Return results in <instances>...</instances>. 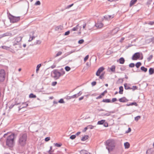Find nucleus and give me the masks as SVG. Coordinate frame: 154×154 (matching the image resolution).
Here are the masks:
<instances>
[{
	"mask_svg": "<svg viewBox=\"0 0 154 154\" xmlns=\"http://www.w3.org/2000/svg\"><path fill=\"white\" fill-rule=\"evenodd\" d=\"M27 139V134L26 133L20 134L18 137V144L20 146L24 147L26 144Z\"/></svg>",
	"mask_w": 154,
	"mask_h": 154,
	"instance_id": "obj_1",
	"label": "nucleus"
},
{
	"mask_svg": "<svg viewBox=\"0 0 154 154\" xmlns=\"http://www.w3.org/2000/svg\"><path fill=\"white\" fill-rule=\"evenodd\" d=\"M65 74V72L63 69L59 70L54 69L52 72L53 77L56 80L58 79L60 76H63Z\"/></svg>",
	"mask_w": 154,
	"mask_h": 154,
	"instance_id": "obj_2",
	"label": "nucleus"
},
{
	"mask_svg": "<svg viewBox=\"0 0 154 154\" xmlns=\"http://www.w3.org/2000/svg\"><path fill=\"white\" fill-rule=\"evenodd\" d=\"M115 144L114 140L112 139L108 140L106 141V149H108L109 152L112 151L114 149L115 146Z\"/></svg>",
	"mask_w": 154,
	"mask_h": 154,
	"instance_id": "obj_3",
	"label": "nucleus"
},
{
	"mask_svg": "<svg viewBox=\"0 0 154 154\" xmlns=\"http://www.w3.org/2000/svg\"><path fill=\"white\" fill-rule=\"evenodd\" d=\"M14 134H11L8 136L7 138L6 144L10 147H12L14 144Z\"/></svg>",
	"mask_w": 154,
	"mask_h": 154,
	"instance_id": "obj_4",
	"label": "nucleus"
},
{
	"mask_svg": "<svg viewBox=\"0 0 154 154\" xmlns=\"http://www.w3.org/2000/svg\"><path fill=\"white\" fill-rule=\"evenodd\" d=\"M82 94V92L81 91H80L77 94H75L72 96H66V98L67 100H69L72 98H78Z\"/></svg>",
	"mask_w": 154,
	"mask_h": 154,
	"instance_id": "obj_5",
	"label": "nucleus"
},
{
	"mask_svg": "<svg viewBox=\"0 0 154 154\" xmlns=\"http://www.w3.org/2000/svg\"><path fill=\"white\" fill-rule=\"evenodd\" d=\"M5 70L1 69L0 71V82H3L5 79Z\"/></svg>",
	"mask_w": 154,
	"mask_h": 154,
	"instance_id": "obj_6",
	"label": "nucleus"
},
{
	"mask_svg": "<svg viewBox=\"0 0 154 154\" xmlns=\"http://www.w3.org/2000/svg\"><path fill=\"white\" fill-rule=\"evenodd\" d=\"M140 57V53L137 52L135 53L132 56L131 59L133 60H136L139 59Z\"/></svg>",
	"mask_w": 154,
	"mask_h": 154,
	"instance_id": "obj_7",
	"label": "nucleus"
},
{
	"mask_svg": "<svg viewBox=\"0 0 154 154\" xmlns=\"http://www.w3.org/2000/svg\"><path fill=\"white\" fill-rule=\"evenodd\" d=\"M20 20V17H13L11 19V21L13 23H16L19 21Z\"/></svg>",
	"mask_w": 154,
	"mask_h": 154,
	"instance_id": "obj_8",
	"label": "nucleus"
},
{
	"mask_svg": "<svg viewBox=\"0 0 154 154\" xmlns=\"http://www.w3.org/2000/svg\"><path fill=\"white\" fill-rule=\"evenodd\" d=\"M15 39L14 45L17 44V43L21 41L22 39V37L21 36H18L16 37Z\"/></svg>",
	"mask_w": 154,
	"mask_h": 154,
	"instance_id": "obj_9",
	"label": "nucleus"
},
{
	"mask_svg": "<svg viewBox=\"0 0 154 154\" xmlns=\"http://www.w3.org/2000/svg\"><path fill=\"white\" fill-rule=\"evenodd\" d=\"M104 69V68L103 67L99 68L96 73V75L97 76H99L101 72H103Z\"/></svg>",
	"mask_w": 154,
	"mask_h": 154,
	"instance_id": "obj_10",
	"label": "nucleus"
},
{
	"mask_svg": "<svg viewBox=\"0 0 154 154\" xmlns=\"http://www.w3.org/2000/svg\"><path fill=\"white\" fill-rule=\"evenodd\" d=\"M31 34L29 35L30 38L28 40V42H31L35 38V36L33 35L34 33V31L32 32H31Z\"/></svg>",
	"mask_w": 154,
	"mask_h": 154,
	"instance_id": "obj_11",
	"label": "nucleus"
},
{
	"mask_svg": "<svg viewBox=\"0 0 154 154\" xmlns=\"http://www.w3.org/2000/svg\"><path fill=\"white\" fill-rule=\"evenodd\" d=\"M11 33L10 32H6L3 34L0 35V39L4 37L11 36Z\"/></svg>",
	"mask_w": 154,
	"mask_h": 154,
	"instance_id": "obj_12",
	"label": "nucleus"
},
{
	"mask_svg": "<svg viewBox=\"0 0 154 154\" xmlns=\"http://www.w3.org/2000/svg\"><path fill=\"white\" fill-rule=\"evenodd\" d=\"M114 15H106L104 17V18L107 20H109L110 19L113 18Z\"/></svg>",
	"mask_w": 154,
	"mask_h": 154,
	"instance_id": "obj_13",
	"label": "nucleus"
},
{
	"mask_svg": "<svg viewBox=\"0 0 154 154\" xmlns=\"http://www.w3.org/2000/svg\"><path fill=\"white\" fill-rule=\"evenodd\" d=\"M95 26L98 28H101L103 26V24L99 22L96 24Z\"/></svg>",
	"mask_w": 154,
	"mask_h": 154,
	"instance_id": "obj_14",
	"label": "nucleus"
},
{
	"mask_svg": "<svg viewBox=\"0 0 154 154\" xmlns=\"http://www.w3.org/2000/svg\"><path fill=\"white\" fill-rule=\"evenodd\" d=\"M119 101L121 102H125L128 101V100L125 97H123L119 99Z\"/></svg>",
	"mask_w": 154,
	"mask_h": 154,
	"instance_id": "obj_15",
	"label": "nucleus"
},
{
	"mask_svg": "<svg viewBox=\"0 0 154 154\" xmlns=\"http://www.w3.org/2000/svg\"><path fill=\"white\" fill-rule=\"evenodd\" d=\"M63 29V27L62 26L60 25L57 26L55 28V30L57 31H61Z\"/></svg>",
	"mask_w": 154,
	"mask_h": 154,
	"instance_id": "obj_16",
	"label": "nucleus"
},
{
	"mask_svg": "<svg viewBox=\"0 0 154 154\" xmlns=\"http://www.w3.org/2000/svg\"><path fill=\"white\" fill-rule=\"evenodd\" d=\"M76 51V50L75 49H74L73 50H72L70 51H69L67 53V54L64 56L62 58H64L65 57H66L67 56H68L73 53H74Z\"/></svg>",
	"mask_w": 154,
	"mask_h": 154,
	"instance_id": "obj_17",
	"label": "nucleus"
},
{
	"mask_svg": "<svg viewBox=\"0 0 154 154\" xmlns=\"http://www.w3.org/2000/svg\"><path fill=\"white\" fill-rule=\"evenodd\" d=\"M80 154H90V153H89L88 152L85 150H82L81 151H80Z\"/></svg>",
	"mask_w": 154,
	"mask_h": 154,
	"instance_id": "obj_18",
	"label": "nucleus"
},
{
	"mask_svg": "<svg viewBox=\"0 0 154 154\" xmlns=\"http://www.w3.org/2000/svg\"><path fill=\"white\" fill-rule=\"evenodd\" d=\"M119 61L120 63L123 64L125 62V60L123 57H121L119 59Z\"/></svg>",
	"mask_w": 154,
	"mask_h": 154,
	"instance_id": "obj_19",
	"label": "nucleus"
},
{
	"mask_svg": "<svg viewBox=\"0 0 154 154\" xmlns=\"http://www.w3.org/2000/svg\"><path fill=\"white\" fill-rule=\"evenodd\" d=\"M137 0H131V1L130 4V7L132 6L137 2Z\"/></svg>",
	"mask_w": 154,
	"mask_h": 154,
	"instance_id": "obj_20",
	"label": "nucleus"
},
{
	"mask_svg": "<svg viewBox=\"0 0 154 154\" xmlns=\"http://www.w3.org/2000/svg\"><path fill=\"white\" fill-rule=\"evenodd\" d=\"M124 146L125 149H128L129 147V143L127 142H125L124 144Z\"/></svg>",
	"mask_w": 154,
	"mask_h": 154,
	"instance_id": "obj_21",
	"label": "nucleus"
},
{
	"mask_svg": "<svg viewBox=\"0 0 154 154\" xmlns=\"http://www.w3.org/2000/svg\"><path fill=\"white\" fill-rule=\"evenodd\" d=\"M114 113V111H110L108 113L103 114V116H110L111 113Z\"/></svg>",
	"mask_w": 154,
	"mask_h": 154,
	"instance_id": "obj_22",
	"label": "nucleus"
},
{
	"mask_svg": "<svg viewBox=\"0 0 154 154\" xmlns=\"http://www.w3.org/2000/svg\"><path fill=\"white\" fill-rule=\"evenodd\" d=\"M105 120H102L100 121H98L97 122V125H102L103 124L104 122H105Z\"/></svg>",
	"mask_w": 154,
	"mask_h": 154,
	"instance_id": "obj_23",
	"label": "nucleus"
},
{
	"mask_svg": "<svg viewBox=\"0 0 154 154\" xmlns=\"http://www.w3.org/2000/svg\"><path fill=\"white\" fill-rule=\"evenodd\" d=\"M88 135H85L82 138L81 140L82 141H85L86 140L88 139Z\"/></svg>",
	"mask_w": 154,
	"mask_h": 154,
	"instance_id": "obj_24",
	"label": "nucleus"
},
{
	"mask_svg": "<svg viewBox=\"0 0 154 154\" xmlns=\"http://www.w3.org/2000/svg\"><path fill=\"white\" fill-rule=\"evenodd\" d=\"M119 93L120 94H123V87L122 86H121L119 88Z\"/></svg>",
	"mask_w": 154,
	"mask_h": 154,
	"instance_id": "obj_25",
	"label": "nucleus"
},
{
	"mask_svg": "<svg viewBox=\"0 0 154 154\" xmlns=\"http://www.w3.org/2000/svg\"><path fill=\"white\" fill-rule=\"evenodd\" d=\"M116 66L115 65H112L110 68V70L111 71L113 72H115V71Z\"/></svg>",
	"mask_w": 154,
	"mask_h": 154,
	"instance_id": "obj_26",
	"label": "nucleus"
},
{
	"mask_svg": "<svg viewBox=\"0 0 154 154\" xmlns=\"http://www.w3.org/2000/svg\"><path fill=\"white\" fill-rule=\"evenodd\" d=\"M154 70L152 68H150L149 70V73L150 75L154 73Z\"/></svg>",
	"mask_w": 154,
	"mask_h": 154,
	"instance_id": "obj_27",
	"label": "nucleus"
},
{
	"mask_svg": "<svg viewBox=\"0 0 154 154\" xmlns=\"http://www.w3.org/2000/svg\"><path fill=\"white\" fill-rule=\"evenodd\" d=\"M125 88L126 90L128 89H131L132 88H130L128 85L127 84H125L124 85Z\"/></svg>",
	"mask_w": 154,
	"mask_h": 154,
	"instance_id": "obj_28",
	"label": "nucleus"
},
{
	"mask_svg": "<svg viewBox=\"0 0 154 154\" xmlns=\"http://www.w3.org/2000/svg\"><path fill=\"white\" fill-rule=\"evenodd\" d=\"M1 48H2L5 49L7 50H9L10 49L9 47L6 46H1Z\"/></svg>",
	"mask_w": 154,
	"mask_h": 154,
	"instance_id": "obj_29",
	"label": "nucleus"
},
{
	"mask_svg": "<svg viewBox=\"0 0 154 154\" xmlns=\"http://www.w3.org/2000/svg\"><path fill=\"white\" fill-rule=\"evenodd\" d=\"M140 69L142 71L144 72H147V69L146 68H145L144 66H142L141 67Z\"/></svg>",
	"mask_w": 154,
	"mask_h": 154,
	"instance_id": "obj_30",
	"label": "nucleus"
},
{
	"mask_svg": "<svg viewBox=\"0 0 154 154\" xmlns=\"http://www.w3.org/2000/svg\"><path fill=\"white\" fill-rule=\"evenodd\" d=\"M102 102L105 103H109L111 102V100L109 99H103Z\"/></svg>",
	"mask_w": 154,
	"mask_h": 154,
	"instance_id": "obj_31",
	"label": "nucleus"
},
{
	"mask_svg": "<svg viewBox=\"0 0 154 154\" xmlns=\"http://www.w3.org/2000/svg\"><path fill=\"white\" fill-rule=\"evenodd\" d=\"M119 30V29L118 28H116L113 30V32L114 33H116Z\"/></svg>",
	"mask_w": 154,
	"mask_h": 154,
	"instance_id": "obj_32",
	"label": "nucleus"
},
{
	"mask_svg": "<svg viewBox=\"0 0 154 154\" xmlns=\"http://www.w3.org/2000/svg\"><path fill=\"white\" fill-rule=\"evenodd\" d=\"M141 65V63L140 62L137 63L136 65V66L137 68H138Z\"/></svg>",
	"mask_w": 154,
	"mask_h": 154,
	"instance_id": "obj_33",
	"label": "nucleus"
},
{
	"mask_svg": "<svg viewBox=\"0 0 154 154\" xmlns=\"http://www.w3.org/2000/svg\"><path fill=\"white\" fill-rule=\"evenodd\" d=\"M41 66V64H38L37 67H36V72L38 73V71L39 70V68Z\"/></svg>",
	"mask_w": 154,
	"mask_h": 154,
	"instance_id": "obj_34",
	"label": "nucleus"
},
{
	"mask_svg": "<svg viewBox=\"0 0 154 154\" xmlns=\"http://www.w3.org/2000/svg\"><path fill=\"white\" fill-rule=\"evenodd\" d=\"M79 26V25H77L76 27H74L72 29V30L73 31H77L78 29V26Z\"/></svg>",
	"mask_w": 154,
	"mask_h": 154,
	"instance_id": "obj_35",
	"label": "nucleus"
},
{
	"mask_svg": "<svg viewBox=\"0 0 154 154\" xmlns=\"http://www.w3.org/2000/svg\"><path fill=\"white\" fill-rule=\"evenodd\" d=\"M29 97L31 98H35L36 97V96L33 94L31 93L29 95Z\"/></svg>",
	"mask_w": 154,
	"mask_h": 154,
	"instance_id": "obj_36",
	"label": "nucleus"
},
{
	"mask_svg": "<svg viewBox=\"0 0 154 154\" xmlns=\"http://www.w3.org/2000/svg\"><path fill=\"white\" fill-rule=\"evenodd\" d=\"M65 69L67 71H69L70 70V68L68 66H66L65 67Z\"/></svg>",
	"mask_w": 154,
	"mask_h": 154,
	"instance_id": "obj_37",
	"label": "nucleus"
},
{
	"mask_svg": "<svg viewBox=\"0 0 154 154\" xmlns=\"http://www.w3.org/2000/svg\"><path fill=\"white\" fill-rule=\"evenodd\" d=\"M153 56L152 55H150L149 57L147 59L148 61H149L152 58Z\"/></svg>",
	"mask_w": 154,
	"mask_h": 154,
	"instance_id": "obj_38",
	"label": "nucleus"
},
{
	"mask_svg": "<svg viewBox=\"0 0 154 154\" xmlns=\"http://www.w3.org/2000/svg\"><path fill=\"white\" fill-rule=\"evenodd\" d=\"M140 116H138L135 117L134 118V119L136 121H137L138 120L140 119Z\"/></svg>",
	"mask_w": 154,
	"mask_h": 154,
	"instance_id": "obj_39",
	"label": "nucleus"
},
{
	"mask_svg": "<svg viewBox=\"0 0 154 154\" xmlns=\"http://www.w3.org/2000/svg\"><path fill=\"white\" fill-rule=\"evenodd\" d=\"M75 137H76L75 135H72L71 136H70V138L72 140H73L74 139H75Z\"/></svg>",
	"mask_w": 154,
	"mask_h": 154,
	"instance_id": "obj_40",
	"label": "nucleus"
},
{
	"mask_svg": "<svg viewBox=\"0 0 154 154\" xmlns=\"http://www.w3.org/2000/svg\"><path fill=\"white\" fill-rule=\"evenodd\" d=\"M135 65L134 63H131L129 64V66L130 67L132 68Z\"/></svg>",
	"mask_w": 154,
	"mask_h": 154,
	"instance_id": "obj_41",
	"label": "nucleus"
},
{
	"mask_svg": "<svg viewBox=\"0 0 154 154\" xmlns=\"http://www.w3.org/2000/svg\"><path fill=\"white\" fill-rule=\"evenodd\" d=\"M62 53L61 51H59L57 53V54L56 55L55 57H57L61 55Z\"/></svg>",
	"mask_w": 154,
	"mask_h": 154,
	"instance_id": "obj_42",
	"label": "nucleus"
},
{
	"mask_svg": "<svg viewBox=\"0 0 154 154\" xmlns=\"http://www.w3.org/2000/svg\"><path fill=\"white\" fill-rule=\"evenodd\" d=\"M58 102L60 103H64V101L63 99H61Z\"/></svg>",
	"mask_w": 154,
	"mask_h": 154,
	"instance_id": "obj_43",
	"label": "nucleus"
},
{
	"mask_svg": "<svg viewBox=\"0 0 154 154\" xmlns=\"http://www.w3.org/2000/svg\"><path fill=\"white\" fill-rule=\"evenodd\" d=\"M120 69H121V71H123L125 70V66H122L120 67Z\"/></svg>",
	"mask_w": 154,
	"mask_h": 154,
	"instance_id": "obj_44",
	"label": "nucleus"
},
{
	"mask_svg": "<svg viewBox=\"0 0 154 154\" xmlns=\"http://www.w3.org/2000/svg\"><path fill=\"white\" fill-rule=\"evenodd\" d=\"M35 4L36 5H40L41 4V3L39 1H38L35 3Z\"/></svg>",
	"mask_w": 154,
	"mask_h": 154,
	"instance_id": "obj_45",
	"label": "nucleus"
},
{
	"mask_svg": "<svg viewBox=\"0 0 154 154\" xmlns=\"http://www.w3.org/2000/svg\"><path fill=\"white\" fill-rule=\"evenodd\" d=\"M104 73H103L102 74H101V75L100 76L99 78L100 79H102L103 78V76L104 75Z\"/></svg>",
	"mask_w": 154,
	"mask_h": 154,
	"instance_id": "obj_46",
	"label": "nucleus"
},
{
	"mask_svg": "<svg viewBox=\"0 0 154 154\" xmlns=\"http://www.w3.org/2000/svg\"><path fill=\"white\" fill-rule=\"evenodd\" d=\"M89 57L88 55H87L85 57L84 59V61L85 62L88 59Z\"/></svg>",
	"mask_w": 154,
	"mask_h": 154,
	"instance_id": "obj_47",
	"label": "nucleus"
},
{
	"mask_svg": "<svg viewBox=\"0 0 154 154\" xmlns=\"http://www.w3.org/2000/svg\"><path fill=\"white\" fill-rule=\"evenodd\" d=\"M84 42V41L83 39H81V40H79V41L78 43L79 44H82Z\"/></svg>",
	"mask_w": 154,
	"mask_h": 154,
	"instance_id": "obj_48",
	"label": "nucleus"
},
{
	"mask_svg": "<svg viewBox=\"0 0 154 154\" xmlns=\"http://www.w3.org/2000/svg\"><path fill=\"white\" fill-rule=\"evenodd\" d=\"M54 144L55 146L57 147H60L61 146V144H58V143H54Z\"/></svg>",
	"mask_w": 154,
	"mask_h": 154,
	"instance_id": "obj_49",
	"label": "nucleus"
},
{
	"mask_svg": "<svg viewBox=\"0 0 154 154\" xmlns=\"http://www.w3.org/2000/svg\"><path fill=\"white\" fill-rule=\"evenodd\" d=\"M18 104H12L10 106L9 108L12 109L15 105H17Z\"/></svg>",
	"mask_w": 154,
	"mask_h": 154,
	"instance_id": "obj_50",
	"label": "nucleus"
},
{
	"mask_svg": "<svg viewBox=\"0 0 154 154\" xmlns=\"http://www.w3.org/2000/svg\"><path fill=\"white\" fill-rule=\"evenodd\" d=\"M103 125L105 127H107L108 126V123L106 122H104V123L103 124Z\"/></svg>",
	"mask_w": 154,
	"mask_h": 154,
	"instance_id": "obj_51",
	"label": "nucleus"
},
{
	"mask_svg": "<svg viewBox=\"0 0 154 154\" xmlns=\"http://www.w3.org/2000/svg\"><path fill=\"white\" fill-rule=\"evenodd\" d=\"M148 24L149 25H154V21H150L149 23H148Z\"/></svg>",
	"mask_w": 154,
	"mask_h": 154,
	"instance_id": "obj_52",
	"label": "nucleus"
},
{
	"mask_svg": "<svg viewBox=\"0 0 154 154\" xmlns=\"http://www.w3.org/2000/svg\"><path fill=\"white\" fill-rule=\"evenodd\" d=\"M131 103V105H134L135 106H137V103H136L135 102H133Z\"/></svg>",
	"mask_w": 154,
	"mask_h": 154,
	"instance_id": "obj_53",
	"label": "nucleus"
},
{
	"mask_svg": "<svg viewBox=\"0 0 154 154\" xmlns=\"http://www.w3.org/2000/svg\"><path fill=\"white\" fill-rule=\"evenodd\" d=\"M117 100V99L116 98H113L112 100V102H114L116 101Z\"/></svg>",
	"mask_w": 154,
	"mask_h": 154,
	"instance_id": "obj_54",
	"label": "nucleus"
},
{
	"mask_svg": "<svg viewBox=\"0 0 154 154\" xmlns=\"http://www.w3.org/2000/svg\"><path fill=\"white\" fill-rule=\"evenodd\" d=\"M131 131V128H128V131H126V133H129Z\"/></svg>",
	"mask_w": 154,
	"mask_h": 154,
	"instance_id": "obj_55",
	"label": "nucleus"
},
{
	"mask_svg": "<svg viewBox=\"0 0 154 154\" xmlns=\"http://www.w3.org/2000/svg\"><path fill=\"white\" fill-rule=\"evenodd\" d=\"M73 5V4H72L71 5H68L67 6V7H66V8H70L71 7H72Z\"/></svg>",
	"mask_w": 154,
	"mask_h": 154,
	"instance_id": "obj_56",
	"label": "nucleus"
},
{
	"mask_svg": "<svg viewBox=\"0 0 154 154\" xmlns=\"http://www.w3.org/2000/svg\"><path fill=\"white\" fill-rule=\"evenodd\" d=\"M96 82L95 81H94V82H92L91 83V85H92V86H94L96 85Z\"/></svg>",
	"mask_w": 154,
	"mask_h": 154,
	"instance_id": "obj_57",
	"label": "nucleus"
},
{
	"mask_svg": "<svg viewBox=\"0 0 154 154\" xmlns=\"http://www.w3.org/2000/svg\"><path fill=\"white\" fill-rule=\"evenodd\" d=\"M57 84V82H54L52 83V85L53 86H55Z\"/></svg>",
	"mask_w": 154,
	"mask_h": 154,
	"instance_id": "obj_58",
	"label": "nucleus"
},
{
	"mask_svg": "<svg viewBox=\"0 0 154 154\" xmlns=\"http://www.w3.org/2000/svg\"><path fill=\"white\" fill-rule=\"evenodd\" d=\"M50 140V137H46L45 139V140L46 141H48Z\"/></svg>",
	"mask_w": 154,
	"mask_h": 154,
	"instance_id": "obj_59",
	"label": "nucleus"
},
{
	"mask_svg": "<svg viewBox=\"0 0 154 154\" xmlns=\"http://www.w3.org/2000/svg\"><path fill=\"white\" fill-rule=\"evenodd\" d=\"M69 33H70L69 31H68L65 32V33L64 34V35H68L69 34Z\"/></svg>",
	"mask_w": 154,
	"mask_h": 154,
	"instance_id": "obj_60",
	"label": "nucleus"
},
{
	"mask_svg": "<svg viewBox=\"0 0 154 154\" xmlns=\"http://www.w3.org/2000/svg\"><path fill=\"white\" fill-rule=\"evenodd\" d=\"M88 127H85L84 130H83V132H85L88 129Z\"/></svg>",
	"mask_w": 154,
	"mask_h": 154,
	"instance_id": "obj_61",
	"label": "nucleus"
},
{
	"mask_svg": "<svg viewBox=\"0 0 154 154\" xmlns=\"http://www.w3.org/2000/svg\"><path fill=\"white\" fill-rule=\"evenodd\" d=\"M125 38L124 37H122L121 38V39L120 40L119 42H122L124 40Z\"/></svg>",
	"mask_w": 154,
	"mask_h": 154,
	"instance_id": "obj_62",
	"label": "nucleus"
},
{
	"mask_svg": "<svg viewBox=\"0 0 154 154\" xmlns=\"http://www.w3.org/2000/svg\"><path fill=\"white\" fill-rule=\"evenodd\" d=\"M86 23H84L83 25V29H85V27H86Z\"/></svg>",
	"mask_w": 154,
	"mask_h": 154,
	"instance_id": "obj_63",
	"label": "nucleus"
},
{
	"mask_svg": "<svg viewBox=\"0 0 154 154\" xmlns=\"http://www.w3.org/2000/svg\"><path fill=\"white\" fill-rule=\"evenodd\" d=\"M41 43V41L40 40H37V44H40Z\"/></svg>",
	"mask_w": 154,
	"mask_h": 154,
	"instance_id": "obj_64",
	"label": "nucleus"
}]
</instances>
